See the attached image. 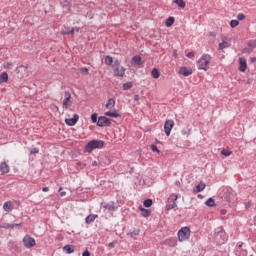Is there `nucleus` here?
<instances>
[{
	"instance_id": "6ab92c4d",
	"label": "nucleus",
	"mask_w": 256,
	"mask_h": 256,
	"mask_svg": "<svg viewBox=\"0 0 256 256\" xmlns=\"http://www.w3.org/2000/svg\"><path fill=\"white\" fill-rule=\"evenodd\" d=\"M63 251H65V253H68V255H71V253H75V246H73V245H65L63 247Z\"/></svg>"
},
{
	"instance_id": "603ef678",
	"label": "nucleus",
	"mask_w": 256,
	"mask_h": 256,
	"mask_svg": "<svg viewBox=\"0 0 256 256\" xmlns=\"http://www.w3.org/2000/svg\"><path fill=\"white\" fill-rule=\"evenodd\" d=\"M108 247H111V248L115 247V242H110V243L108 244Z\"/></svg>"
},
{
	"instance_id": "3c124183",
	"label": "nucleus",
	"mask_w": 256,
	"mask_h": 256,
	"mask_svg": "<svg viewBox=\"0 0 256 256\" xmlns=\"http://www.w3.org/2000/svg\"><path fill=\"white\" fill-rule=\"evenodd\" d=\"M3 227L4 229H11V224H5Z\"/></svg>"
},
{
	"instance_id": "cd10ccee",
	"label": "nucleus",
	"mask_w": 256,
	"mask_h": 256,
	"mask_svg": "<svg viewBox=\"0 0 256 256\" xmlns=\"http://www.w3.org/2000/svg\"><path fill=\"white\" fill-rule=\"evenodd\" d=\"M173 23H175V18L174 17H168L166 19V27H172Z\"/></svg>"
},
{
	"instance_id": "393cba45",
	"label": "nucleus",
	"mask_w": 256,
	"mask_h": 256,
	"mask_svg": "<svg viewBox=\"0 0 256 256\" xmlns=\"http://www.w3.org/2000/svg\"><path fill=\"white\" fill-rule=\"evenodd\" d=\"M131 63L132 65H141V56H134Z\"/></svg>"
},
{
	"instance_id": "f8f14e48",
	"label": "nucleus",
	"mask_w": 256,
	"mask_h": 256,
	"mask_svg": "<svg viewBox=\"0 0 256 256\" xmlns=\"http://www.w3.org/2000/svg\"><path fill=\"white\" fill-rule=\"evenodd\" d=\"M180 75H183L184 77H189L193 73V70L189 67H181L179 69Z\"/></svg>"
},
{
	"instance_id": "ddd939ff",
	"label": "nucleus",
	"mask_w": 256,
	"mask_h": 256,
	"mask_svg": "<svg viewBox=\"0 0 256 256\" xmlns=\"http://www.w3.org/2000/svg\"><path fill=\"white\" fill-rule=\"evenodd\" d=\"M229 41H231L229 38L227 37H222V42L219 43V49L221 51H223V49H227V47H229Z\"/></svg>"
},
{
	"instance_id": "680f3d73",
	"label": "nucleus",
	"mask_w": 256,
	"mask_h": 256,
	"mask_svg": "<svg viewBox=\"0 0 256 256\" xmlns=\"http://www.w3.org/2000/svg\"><path fill=\"white\" fill-rule=\"evenodd\" d=\"M239 249H241L243 247V243L238 245Z\"/></svg>"
},
{
	"instance_id": "0e129e2a",
	"label": "nucleus",
	"mask_w": 256,
	"mask_h": 256,
	"mask_svg": "<svg viewBox=\"0 0 256 256\" xmlns=\"http://www.w3.org/2000/svg\"><path fill=\"white\" fill-rule=\"evenodd\" d=\"M254 225H256V216L254 217Z\"/></svg>"
},
{
	"instance_id": "79ce46f5",
	"label": "nucleus",
	"mask_w": 256,
	"mask_h": 256,
	"mask_svg": "<svg viewBox=\"0 0 256 256\" xmlns=\"http://www.w3.org/2000/svg\"><path fill=\"white\" fill-rule=\"evenodd\" d=\"M237 19H238L239 21L245 20V14L239 13V14L237 15Z\"/></svg>"
},
{
	"instance_id": "f03ea898",
	"label": "nucleus",
	"mask_w": 256,
	"mask_h": 256,
	"mask_svg": "<svg viewBox=\"0 0 256 256\" xmlns=\"http://www.w3.org/2000/svg\"><path fill=\"white\" fill-rule=\"evenodd\" d=\"M112 69L115 77H125V67L121 66V61H119V59L114 60Z\"/></svg>"
},
{
	"instance_id": "338daca9",
	"label": "nucleus",
	"mask_w": 256,
	"mask_h": 256,
	"mask_svg": "<svg viewBox=\"0 0 256 256\" xmlns=\"http://www.w3.org/2000/svg\"><path fill=\"white\" fill-rule=\"evenodd\" d=\"M255 59V61H256V58H254Z\"/></svg>"
},
{
	"instance_id": "f704fd0d",
	"label": "nucleus",
	"mask_w": 256,
	"mask_h": 256,
	"mask_svg": "<svg viewBox=\"0 0 256 256\" xmlns=\"http://www.w3.org/2000/svg\"><path fill=\"white\" fill-rule=\"evenodd\" d=\"M181 133H182V135L189 137V135L191 134V129H189V128L182 129Z\"/></svg>"
},
{
	"instance_id": "2eb2a0df",
	"label": "nucleus",
	"mask_w": 256,
	"mask_h": 256,
	"mask_svg": "<svg viewBox=\"0 0 256 256\" xmlns=\"http://www.w3.org/2000/svg\"><path fill=\"white\" fill-rule=\"evenodd\" d=\"M239 63H240L239 71H241L242 73H245V71L247 70V60L245 58H239Z\"/></svg>"
},
{
	"instance_id": "c9c22d12",
	"label": "nucleus",
	"mask_w": 256,
	"mask_h": 256,
	"mask_svg": "<svg viewBox=\"0 0 256 256\" xmlns=\"http://www.w3.org/2000/svg\"><path fill=\"white\" fill-rule=\"evenodd\" d=\"M238 25H239V21H237V20H231L230 21V27L232 29H235V27H237Z\"/></svg>"
},
{
	"instance_id": "5701e85b",
	"label": "nucleus",
	"mask_w": 256,
	"mask_h": 256,
	"mask_svg": "<svg viewBox=\"0 0 256 256\" xmlns=\"http://www.w3.org/2000/svg\"><path fill=\"white\" fill-rule=\"evenodd\" d=\"M139 209L141 211L142 217H149V215H151V211L143 208V206H140Z\"/></svg>"
},
{
	"instance_id": "774afa93",
	"label": "nucleus",
	"mask_w": 256,
	"mask_h": 256,
	"mask_svg": "<svg viewBox=\"0 0 256 256\" xmlns=\"http://www.w3.org/2000/svg\"><path fill=\"white\" fill-rule=\"evenodd\" d=\"M250 256H253V255H250Z\"/></svg>"
},
{
	"instance_id": "58836bf2",
	"label": "nucleus",
	"mask_w": 256,
	"mask_h": 256,
	"mask_svg": "<svg viewBox=\"0 0 256 256\" xmlns=\"http://www.w3.org/2000/svg\"><path fill=\"white\" fill-rule=\"evenodd\" d=\"M79 71L82 75H89V69L87 68H80Z\"/></svg>"
},
{
	"instance_id": "c03bdc74",
	"label": "nucleus",
	"mask_w": 256,
	"mask_h": 256,
	"mask_svg": "<svg viewBox=\"0 0 256 256\" xmlns=\"http://www.w3.org/2000/svg\"><path fill=\"white\" fill-rule=\"evenodd\" d=\"M31 155H35V153H39V148H33L31 151H30Z\"/></svg>"
},
{
	"instance_id": "a878e982",
	"label": "nucleus",
	"mask_w": 256,
	"mask_h": 256,
	"mask_svg": "<svg viewBox=\"0 0 256 256\" xmlns=\"http://www.w3.org/2000/svg\"><path fill=\"white\" fill-rule=\"evenodd\" d=\"M151 75H152L153 79H159L161 73L159 72V70L157 68H154L151 71Z\"/></svg>"
},
{
	"instance_id": "13d9d810",
	"label": "nucleus",
	"mask_w": 256,
	"mask_h": 256,
	"mask_svg": "<svg viewBox=\"0 0 256 256\" xmlns=\"http://www.w3.org/2000/svg\"><path fill=\"white\" fill-rule=\"evenodd\" d=\"M173 55H174L175 57H177V50H174V51H173Z\"/></svg>"
},
{
	"instance_id": "a18cd8bd",
	"label": "nucleus",
	"mask_w": 256,
	"mask_h": 256,
	"mask_svg": "<svg viewBox=\"0 0 256 256\" xmlns=\"http://www.w3.org/2000/svg\"><path fill=\"white\" fill-rule=\"evenodd\" d=\"M71 31H73V34H74V33H79V31H81V28H79V27H74V28L71 29Z\"/></svg>"
},
{
	"instance_id": "052dcab7",
	"label": "nucleus",
	"mask_w": 256,
	"mask_h": 256,
	"mask_svg": "<svg viewBox=\"0 0 256 256\" xmlns=\"http://www.w3.org/2000/svg\"><path fill=\"white\" fill-rule=\"evenodd\" d=\"M15 227V224H10V229H13Z\"/></svg>"
},
{
	"instance_id": "8fccbe9b",
	"label": "nucleus",
	"mask_w": 256,
	"mask_h": 256,
	"mask_svg": "<svg viewBox=\"0 0 256 256\" xmlns=\"http://www.w3.org/2000/svg\"><path fill=\"white\" fill-rule=\"evenodd\" d=\"M220 213H221V215H227V210L222 209V210L220 211Z\"/></svg>"
},
{
	"instance_id": "f3484780",
	"label": "nucleus",
	"mask_w": 256,
	"mask_h": 256,
	"mask_svg": "<svg viewBox=\"0 0 256 256\" xmlns=\"http://www.w3.org/2000/svg\"><path fill=\"white\" fill-rule=\"evenodd\" d=\"M3 209L7 213H11L13 211V203L11 201H7L3 204Z\"/></svg>"
},
{
	"instance_id": "864d4df0",
	"label": "nucleus",
	"mask_w": 256,
	"mask_h": 256,
	"mask_svg": "<svg viewBox=\"0 0 256 256\" xmlns=\"http://www.w3.org/2000/svg\"><path fill=\"white\" fill-rule=\"evenodd\" d=\"M134 101H139V94L134 95Z\"/></svg>"
},
{
	"instance_id": "69168bd1",
	"label": "nucleus",
	"mask_w": 256,
	"mask_h": 256,
	"mask_svg": "<svg viewBox=\"0 0 256 256\" xmlns=\"http://www.w3.org/2000/svg\"><path fill=\"white\" fill-rule=\"evenodd\" d=\"M59 191H63V188H62V187H60V188H59Z\"/></svg>"
},
{
	"instance_id": "b1692460",
	"label": "nucleus",
	"mask_w": 256,
	"mask_h": 256,
	"mask_svg": "<svg viewBox=\"0 0 256 256\" xmlns=\"http://www.w3.org/2000/svg\"><path fill=\"white\" fill-rule=\"evenodd\" d=\"M105 65H111L113 67V63H115V60H113V57L111 56H106L104 59Z\"/></svg>"
},
{
	"instance_id": "09e8293b",
	"label": "nucleus",
	"mask_w": 256,
	"mask_h": 256,
	"mask_svg": "<svg viewBox=\"0 0 256 256\" xmlns=\"http://www.w3.org/2000/svg\"><path fill=\"white\" fill-rule=\"evenodd\" d=\"M82 256H91V253L89 252V250H85V251L82 253Z\"/></svg>"
},
{
	"instance_id": "473e14b6",
	"label": "nucleus",
	"mask_w": 256,
	"mask_h": 256,
	"mask_svg": "<svg viewBox=\"0 0 256 256\" xmlns=\"http://www.w3.org/2000/svg\"><path fill=\"white\" fill-rule=\"evenodd\" d=\"M143 205H144V207H151V205H153V200L146 199V200H144Z\"/></svg>"
},
{
	"instance_id": "37998d69",
	"label": "nucleus",
	"mask_w": 256,
	"mask_h": 256,
	"mask_svg": "<svg viewBox=\"0 0 256 256\" xmlns=\"http://www.w3.org/2000/svg\"><path fill=\"white\" fill-rule=\"evenodd\" d=\"M92 123H97V113L91 115Z\"/></svg>"
},
{
	"instance_id": "bf43d9fd",
	"label": "nucleus",
	"mask_w": 256,
	"mask_h": 256,
	"mask_svg": "<svg viewBox=\"0 0 256 256\" xmlns=\"http://www.w3.org/2000/svg\"><path fill=\"white\" fill-rule=\"evenodd\" d=\"M250 206H251V203H248V204L246 205V209H249Z\"/></svg>"
},
{
	"instance_id": "4be33fe9",
	"label": "nucleus",
	"mask_w": 256,
	"mask_h": 256,
	"mask_svg": "<svg viewBox=\"0 0 256 256\" xmlns=\"http://www.w3.org/2000/svg\"><path fill=\"white\" fill-rule=\"evenodd\" d=\"M106 109H113L115 107V99L110 98L105 105Z\"/></svg>"
},
{
	"instance_id": "423d86ee",
	"label": "nucleus",
	"mask_w": 256,
	"mask_h": 256,
	"mask_svg": "<svg viewBox=\"0 0 256 256\" xmlns=\"http://www.w3.org/2000/svg\"><path fill=\"white\" fill-rule=\"evenodd\" d=\"M225 199L229 203V205H235V201L237 200V195L233 191H226Z\"/></svg>"
},
{
	"instance_id": "20e7f679",
	"label": "nucleus",
	"mask_w": 256,
	"mask_h": 256,
	"mask_svg": "<svg viewBox=\"0 0 256 256\" xmlns=\"http://www.w3.org/2000/svg\"><path fill=\"white\" fill-rule=\"evenodd\" d=\"M189 237H191V229L187 226L182 227L179 231H178V241L183 242V241H187V239H189Z\"/></svg>"
},
{
	"instance_id": "ea45409f",
	"label": "nucleus",
	"mask_w": 256,
	"mask_h": 256,
	"mask_svg": "<svg viewBox=\"0 0 256 256\" xmlns=\"http://www.w3.org/2000/svg\"><path fill=\"white\" fill-rule=\"evenodd\" d=\"M17 73H21V71H27V67L25 66H19L16 68Z\"/></svg>"
},
{
	"instance_id": "412c9836",
	"label": "nucleus",
	"mask_w": 256,
	"mask_h": 256,
	"mask_svg": "<svg viewBox=\"0 0 256 256\" xmlns=\"http://www.w3.org/2000/svg\"><path fill=\"white\" fill-rule=\"evenodd\" d=\"M205 187H206L205 183L200 182L198 185H196L194 191H195L196 193H201V191H204V190H205Z\"/></svg>"
},
{
	"instance_id": "bb28decb",
	"label": "nucleus",
	"mask_w": 256,
	"mask_h": 256,
	"mask_svg": "<svg viewBox=\"0 0 256 256\" xmlns=\"http://www.w3.org/2000/svg\"><path fill=\"white\" fill-rule=\"evenodd\" d=\"M106 117H113L114 119H117V117H119V113H117V111L111 112H105Z\"/></svg>"
},
{
	"instance_id": "4d7b16f0",
	"label": "nucleus",
	"mask_w": 256,
	"mask_h": 256,
	"mask_svg": "<svg viewBox=\"0 0 256 256\" xmlns=\"http://www.w3.org/2000/svg\"><path fill=\"white\" fill-rule=\"evenodd\" d=\"M98 163L97 161L92 162V167H97Z\"/></svg>"
},
{
	"instance_id": "6e6d98bb",
	"label": "nucleus",
	"mask_w": 256,
	"mask_h": 256,
	"mask_svg": "<svg viewBox=\"0 0 256 256\" xmlns=\"http://www.w3.org/2000/svg\"><path fill=\"white\" fill-rule=\"evenodd\" d=\"M65 195H67V192H65V191L60 192L61 197H65Z\"/></svg>"
},
{
	"instance_id": "6e6552de",
	"label": "nucleus",
	"mask_w": 256,
	"mask_h": 256,
	"mask_svg": "<svg viewBox=\"0 0 256 256\" xmlns=\"http://www.w3.org/2000/svg\"><path fill=\"white\" fill-rule=\"evenodd\" d=\"M173 127H175V121L169 119L165 121L164 124V131L167 137H169V135H171V130L173 129Z\"/></svg>"
},
{
	"instance_id": "1a4fd4ad",
	"label": "nucleus",
	"mask_w": 256,
	"mask_h": 256,
	"mask_svg": "<svg viewBox=\"0 0 256 256\" xmlns=\"http://www.w3.org/2000/svg\"><path fill=\"white\" fill-rule=\"evenodd\" d=\"M98 127H109L111 120L105 116H100L97 121Z\"/></svg>"
},
{
	"instance_id": "5fc2aeb1",
	"label": "nucleus",
	"mask_w": 256,
	"mask_h": 256,
	"mask_svg": "<svg viewBox=\"0 0 256 256\" xmlns=\"http://www.w3.org/2000/svg\"><path fill=\"white\" fill-rule=\"evenodd\" d=\"M42 191H43L44 193H47V191H49V188H48V187H43V188H42Z\"/></svg>"
},
{
	"instance_id": "a19ab883",
	"label": "nucleus",
	"mask_w": 256,
	"mask_h": 256,
	"mask_svg": "<svg viewBox=\"0 0 256 256\" xmlns=\"http://www.w3.org/2000/svg\"><path fill=\"white\" fill-rule=\"evenodd\" d=\"M151 150L153 151V153H161V151L157 149V146L155 144L151 145Z\"/></svg>"
},
{
	"instance_id": "f257e3e1",
	"label": "nucleus",
	"mask_w": 256,
	"mask_h": 256,
	"mask_svg": "<svg viewBox=\"0 0 256 256\" xmlns=\"http://www.w3.org/2000/svg\"><path fill=\"white\" fill-rule=\"evenodd\" d=\"M209 63H211V55L203 54L198 60V69L203 71H208Z\"/></svg>"
},
{
	"instance_id": "7ed1b4c3",
	"label": "nucleus",
	"mask_w": 256,
	"mask_h": 256,
	"mask_svg": "<svg viewBox=\"0 0 256 256\" xmlns=\"http://www.w3.org/2000/svg\"><path fill=\"white\" fill-rule=\"evenodd\" d=\"M105 145V142L103 140H92L90 141L86 147H85V151L87 153H91V151H93V149H102V147Z\"/></svg>"
},
{
	"instance_id": "e2e57ef3",
	"label": "nucleus",
	"mask_w": 256,
	"mask_h": 256,
	"mask_svg": "<svg viewBox=\"0 0 256 256\" xmlns=\"http://www.w3.org/2000/svg\"><path fill=\"white\" fill-rule=\"evenodd\" d=\"M21 224H14V227H20Z\"/></svg>"
},
{
	"instance_id": "0eeeda50",
	"label": "nucleus",
	"mask_w": 256,
	"mask_h": 256,
	"mask_svg": "<svg viewBox=\"0 0 256 256\" xmlns=\"http://www.w3.org/2000/svg\"><path fill=\"white\" fill-rule=\"evenodd\" d=\"M177 199H179V196H177V194L170 195L168 201L169 203H172V204H167L166 209L168 211L171 209H175V207H177Z\"/></svg>"
},
{
	"instance_id": "4c0bfd02",
	"label": "nucleus",
	"mask_w": 256,
	"mask_h": 256,
	"mask_svg": "<svg viewBox=\"0 0 256 256\" xmlns=\"http://www.w3.org/2000/svg\"><path fill=\"white\" fill-rule=\"evenodd\" d=\"M233 152H231V151H227V150H225V149H223L222 151H221V155H224V157H229V155H231Z\"/></svg>"
},
{
	"instance_id": "a211bd4d",
	"label": "nucleus",
	"mask_w": 256,
	"mask_h": 256,
	"mask_svg": "<svg viewBox=\"0 0 256 256\" xmlns=\"http://www.w3.org/2000/svg\"><path fill=\"white\" fill-rule=\"evenodd\" d=\"M97 217H99L97 214H90L85 218V223L87 225L93 223V221H95V219H97Z\"/></svg>"
},
{
	"instance_id": "de8ad7c7",
	"label": "nucleus",
	"mask_w": 256,
	"mask_h": 256,
	"mask_svg": "<svg viewBox=\"0 0 256 256\" xmlns=\"http://www.w3.org/2000/svg\"><path fill=\"white\" fill-rule=\"evenodd\" d=\"M186 56H187L189 59H193V57H195V53L189 52Z\"/></svg>"
},
{
	"instance_id": "c756f323",
	"label": "nucleus",
	"mask_w": 256,
	"mask_h": 256,
	"mask_svg": "<svg viewBox=\"0 0 256 256\" xmlns=\"http://www.w3.org/2000/svg\"><path fill=\"white\" fill-rule=\"evenodd\" d=\"M205 205H207V207H215V200H213V198H209L206 202Z\"/></svg>"
},
{
	"instance_id": "2f4dec72",
	"label": "nucleus",
	"mask_w": 256,
	"mask_h": 256,
	"mask_svg": "<svg viewBox=\"0 0 256 256\" xmlns=\"http://www.w3.org/2000/svg\"><path fill=\"white\" fill-rule=\"evenodd\" d=\"M104 207H106V209H108V211H116L117 210V207H115L114 203L107 204Z\"/></svg>"
},
{
	"instance_id": "39448f33",
	"label": "nucleus",
	"mask_w": 256,
	"mask_h": 256,
	"mask_svg": "<svg viewBox=\"0 0 256 256\" xmlns=\"http://www.w3.org/2000/svg\"><path fill=\"white\" fill-rule=\"evenodd\" d=\"M22 243L26 249H33L36 245L35 238L31 237L29 234L24 236Z\"/></svg>"
},
{
	"instance_id": "4468645a",
	"label": "nucleus",
	"mask_w": 256,
	"mask_h": 256,
	"mask_svg": "<svg viewBox=\"0 0 256 256\" xmlns=\"http://www.w3.org/2000/svg\"><path fill=\"white\" fill-rule=\"evenodd\" d=\"M163 243L168 247H177V239L175 238H167Z\"/></svg>"
},
{
	"instance_id": "dca6fc26",
	"label": "nucleus",
	"mask_w": 256,
	"mask_h": 256,
	"mask_svg": "<svg viewBox=\"0 0 256 256\" xmlns=\"http://www.w3.org/2000/svg\"><path fill=\"white\" fill-rule=\"evenodd\" d=\"M0 172L2 173V175L9 173V165L7 164V162H2L0 164Z\"/></svg>"
},
{
	"instance_id": "e433bc0d",
	"label": "nucleus",
	"mask_w": 256,
	"mask_h": 256,
	"mask_svg": "<svg viewBox=\"0 0 256 256\" xmlns=\"http://www.w3.org/2000/svg\"><path fill=\"white\" fill-rule=\"evenodd\" d=\"M4 69H13V63L12 62H6L3 64Z\"/></svg>"
},
{
	"instance_id": "aec40b11",
	"label": "nucleus",
	"mask_w": 256,
	"mask_h": 256,
	"mask_svg": "<svg viewBox=\"0 0 256 256\" xmlns=\"http://www.w3.org/2000/svg\"><path fill=\"white\" fill-rule=\"evenodd\" d=\"M9 81V74L7 72H3L0 74V85L1 83H7Z\"/></svg>"
},
{
	"instance_id": "49530a36",
	"label": "nucleus",
	"mask_w": 256,
	"mask_h": 256,
	"mask_svg": "<svg viewBox=\"0 0 256 256\" xmlns=\"http://www.w3.org/2000/svg\"><path fill=\"white\" fill-rule=\"evenodd\" d=\"M242 53H244V54H249V53H251V49H250V48H244V49L242 50Z\"/></svg>"
},
{
	"instance_id": "9d476101",
	"label": "nucleus",
	"mask_w": 256,
	"mask_h": 256,
	"mask_svg": "<svg viewBox=\"0 0 256 256\" xmlns=\"http://www.w3.org/2000/svg\"><path fill=\"white\" fill-rule=\"evenodd\" d=\"M64 109L71 107V92H65V98L62 102Z\"/></svg>"
},
{
	"instance_id": "72a5a7b5",
	"label": "nucleus",
	"mask_w": 256,
	"mask_h": 256,
	"mask_svg": "<svg viewBox=\"0 0 256 256\" xmlns=\"http://www.w3.org/2000/svg\"><path fill=\"white\" fill-rule=\"evenodd\" d=\"M131 87H133V84L131 82H126L123 84L124 91L131 89Z\"/></svg>"
},
{
	"instance_id": "c85d7f7f",
	"label": "nucleus",
	"mask_w": 256,
	"mask_h": 256,
	"mask_svg": "<svg viewBox=\"0 0 256 256\" xmlns=\"http://www.w3.org/2000/svg\"><path fill=\"white\" fill-rule=\"evenodd\" d=\"M174 3L181 9H185L186 7V3L183 0H174Z\"/></svg>"
},
{
	"instance_id": "9b49d317",
	"label": "nucleus",
	"mask_w": 256,
	"mask_h": 256,
	"mask_svg": "<svg viewBox=\"0 0 256 256\" xmlns=\"http://www.w3.org/2000/svg\"><path fill=\"white\" fill-rule=\"evenodd\" d=\"M77 121H79V116L77 114H74L73 118L65 119V123H66V125H69V127H73V125H76Z\"/></svg>"
},
{
	"instance_id": "7c9ffc66",
	"label": "nucleus",
	"mask_w": 256,
	"mask_h": 256,
	"mask_svg": "<svg viewBox=\"0 0 256 256\" xmlns=\"http://www.w3.org/2000/svg\"><path fill=\"white\" fill-rule=\"evenodd\" d=\"M61 35H73V30L65 28L61 31Z\"/></svg>"
}]
</instances>
